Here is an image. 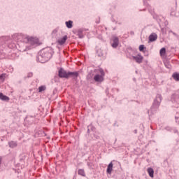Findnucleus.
I'll return each mask as SVG.
<instances>
[{"label": "nucleus", "instance_id": "6ab92c4d", "mask_svg": "<svg viewBox=\"0 0 179 179\" xmlns=\"http://www.w3.org/2000/svg\"><path fill=\"white\" fill-rule=\"evenodd\" d=\"M78 36L79 38H83V29H80L78 30Z\"/></svg>", "mask_w": 179, "mask_h": 179}, {"label": "nucleus", "instance_id": "9b49d317", "mask_svg": "<svg viewBox=\"0 0 179 179\" xmlns=\"http://www.w3.org/2000/svg\"><path fill=\"white\" fill-rule=\"evenodd\" d=\"M149 41L150 43H153V41H156L157 40V34L156 33H152L149 36Z\"/></svg>", "mask_w": 179, "mask_h": 179}, {"label": "nucleus", "instance_id": "b1692460", "mask_svg": "<svg viewBox=\"0 0 179 179\" xmlns=\"http://www.w3.org/2000/svg\"><path fill=\"white\" fill-rule=\"evenodd\" d=\"M45 89H46L45 86H44V85L40 86L38 87L39 93H41V92H44V90H45Z\"/></svg>", "mask_w": 179, "mask_h": 179}, {"label": "nucleus", "instance_id": "f704fd0d", "mask_svg": "<svg viewBox=\"0 0 179 179\" xmlns=\"http://www.w3.org/2000/svg\"><path fill=\"white\" fill-rule=\"evenodd\" d=\"M175 132H177V131H175Z\"/></svg>", "mask_w": 179, "mask_h": 179}, {"label": "nucleus", "instance_id": "473e14b6", "mask_svg": "<svg viewBox=\"0 0 179 179\" xmlns=\"http://www.w3.org/2000/svg\"><path fill=\"white\" fill-rule=\"evenodd\" d=\"M171 15H174V14H173V13H171Z\"/></svg>", "mask_w": 179, "mask_h": 179}, {"label": "nucleus", "instance_id": "412c9836", "mask_svg": "<svg viewBox=\"0 0 179 179\" xmlns=\"http://www.w3.org/2000/svg\"><path fill=\"white\" fill-rule=\"evenodd\" d=\"M164 65L168 69H171V64H170V62L169 61H166L164 62Z\"/></svg>", "mask_w": 179, "mask_h": 179}, {"label": "nucleus", "instance_id": "c756f323", "mask_svg": "<svg viewBox=\"0 0 179 179\" xmlns=\"http://www.w3.org/2000/svg\"><path fill=\"white\" fill-rule=\"evenodd\" d=\"M6 38V37L3 36V37H1V38H0V40H1V41H3V40H5Z\"/></svg>", "mask_w": 179, "mask_h": 179}, {"label": "nucleus", "instance_id": "9d476101", "mask_svg": "<svg viewBox=\"0 0 179 179\" xmlns=\"http://www.w3.org/2000/svg\"><path fill=\"white\" fill-rule=\"evenodd\" d=\"M119 44H120V40L118 39V37L117 36L114 37L113 40V43L111 45L113 48H117Z\"/></svg>", "mask_w": 179, "mask_h": 179}, {"label": "nucleus", "instance_id": "a211bd4d", "mask_svg": "<svg viewBox=\"0 0 179 179\" xmlns=\"http://www.w3.org/2000/svg\"><path fill=\"white\" fill-rule=\"evenodd\" d=\"M172 78L174 79V80H176V82H179V73H174L172 75Z\"/></svg>", "mask_w": 179, "mask_h": 179}, {"label": "nucleus", "instance_id": "bb28decb", "mask_svg": "<svg viewBox=\"0 0 179 179\" xmlns=\"http://www.w3.org/2000/svg\"><path fill=\"white\" fill-rule=\"evenodd\" d=\"M5 78H6V74H5V73H3L0 76L1 80H5Z\"/></svg>", "mask_w": 179, "mask_h": 179}, {"label": "nucleus", "instance_id": "72a5a7b5", "mask_svg": "<svg viewBox=\"0 0 179 179\" xmlns=\"http://www.w3.org/2000/svg\"><path fill=\"white\" fill-rule=\"evenodd\" d=\"M90 131V129H88V132Z\"/></svg>", "mask_w": 179, "mask_h": 179}, {"label": "nucleus", "instance_id": "c85d7f7f", "mask_svg": "<svg viewBox=\"0 0 179 179\" xmlns=\"http://www.w3.org/2000/svg\"><path fill=\"white\" fill-rule=\"evenodd\" d=\"M33 77V73H28L27 78H32Z\"/></svg>", "mask_w": 179, "mask_h": 179}, {"label": "nucleus", "instance_id": "423d86ee", "mask_svg": "<svg viewBox=\"0 0 179 179\" xmlns=\"http://www.w3.org/2000/svg\"><path fill=\"white\" fill-rule=\"evenodd\" d=\"M172 103H173V107H176V108H178V104H179V95L178 94L176 93L172 95L171 99Z\"/></svg>", "mask_w": 179, "mask_h": 179}, {"label": "nucleus", "instance_id": "7c9ffc66", "mask_svg": "<svg viewBox=\"0 0 179 179\" xmlns=\"http://www.w3.org/2000/svg\"><path fill=\"white\" fill-rule=\"evenodd\" d=\"M87 166H90L91 164H90V162H87Z\"/></svg>", "mask_w": 179, "mask_h": 179}, {"label": "nucleus", "instance_id": "393cba45", "mask_svg": "<svg viewBox=\"0 0 179 179\" xmlns=\"http://www.w3.org/2000/svg\"><path fill=\"white\" fill-rule=\"evenodd\" d=\"M25 159H26V155H24L23 154L20 155V161L21 162V163H22V162H23Z\"/></svg>", "mask_w": 179, "mask_h": 179}, {"label": "nucleus", "instance_id": "7ed1b4c3", "mask_svg": "<svg viewBox=\"0 0 179 179\" xmlns=\"http://www.w3.org/2000/svg\"><path fill=\"white\" fill-rule=\"evenodd\" d=\"M24 43L31 45L30 48H27L24 51H27V50H31V47L34 45H40V41L38 38L34 37L27 36V38H24Z\"/></svg>", "mask_w": 179, "mask_h": 179}, {"label": "nucleus", "instance_id": "2eb2a0df", "mask_svg": "<svg viewBox=\"0 0 179 179\" xmlns=\"http://www.w3.org/2000/svg\"><path fill=\"white\" fill-rule=\"evenodd\" d=\"M147 171H148L150 177H151V178H153L154 174H155V171L152 168H148Z\"/></svg>", "mask_w": 179, "mask_h": 179}, {"label": "nucleus", "instance_id": "ddd939ff", "mask_svg": "<svg viewBox=\"0 0 179 179\" xmlns=\"http://www.w3.org/2000/svg\"><path fill=\"white\" fill-rule=\"evenodd\" d=\"M0 100H2V101H9V98L8 96L4 95L2 92H0Z\"/></svg>", "mask_w": 179, "mask_h": 179}, {"label": "nucleus", "instance_id": "1a4fd4ad", "mask_svg": "<svg viewBox=\"0 0 179 179\" xmlns=\"http://www.w3.org/2000/svg\"><path fill=\"white\" fill-rule=\"evenodd\" d=\"M132 58L137 64H142L143 61V56H141V54H138L136 56H133Z\"/></svg>", "mask_w": 179, "mask_h": 179}, {"label": "nucleus", "instance_id": "cd10ccee", "mask_svg": "<svg viewBox=\"0 0 179 179\" xmlns=\"http://www.w3.org/2000/svg\"><path fill=\"white\" fill-rule=\"evenodd\" d=\"M169 33H172V34L173 35V36H175V37H178V34H176L175 32H173V31H169Z\"/></svg>", "mask_w": 179, "mask_h": 179}, {"label": "nucleus", "instance_id": "f8f14e48", "mask_svg": "<svg viewBox=\"0 0 179 179\" xmlns=\"http://www.w3.org/2000/svg\"><path fill=\"white\" fill-rule=\"evenodd\" d=\"M66 40H68V36H64L62 38H60L57 41V43H59V44L60 45H62L64 44H65Z\"/></svg>", "mask_w": 179, "mask_h": 179}, {"label": "nucleus", "instance_id": "4be33fe9", "mask_svg": "<svg viewBox=\"0 0 179 179\" xmlns=\"http://www.w3.org/2000/svg\"><path fill=\"white\" fill-rule=\"evenodd\" d=\"M145 50H146V47H145V45H140L139 51L143 52H145Z\"/></svg>", "mask_w": 179, "mask_h": 179}, {"label": "nucleus", "instance_id": "4468645a", "mask_svg": "<svg viewBox=\"0 0 179 179\" xmlns=\"http://www.w3.org/2000/svg\"><path fill=\"white\" fill-rule=\"evenodd\" d=\"M113 171V162H110L108 165V168L106 170V173L108 174H111Z\"/></svg>", "mask_w": 179, "mask_h": 179}, {"label": "nucleus", "instance_id": "5701e85b", "mask_svg": "<svg viewBox=\"0 0 179 179\" xmlns=\"http://www.w3.org/2000/svg\"><path fill=\"white\" fill-rule=\"evenodd\" d=\"M159 54L161 56H163L166 54V48H162L160 50H159Z\"/></svg>", "mask_w": 179, "mask_h": 179}, {"label": "nucleus", "instance_id": "dca6fc26", "mask_svg": "<svg viewBox=\"0 0 179 179\" xmlns=\"http://www.w3.org/2000/svg\"><path fill=\"white\" fill-rule=\"evenodd\" d=\"M65 23L68 29H72L73 24V22L72 20L66 21Z\"/></svg>", "mask_w": 179, "mask_h": 179}, {"label": "nucleus", "instance_id": "2f4dec72", "mask_svg": "<svg viewBox=\"0 0 179 179\" xmlns=\"http://www.w3.org/2000/svg\"><path fill=\"white\" fill-rule=\"evenodd\" d=\"M137 132H138L137 130L134 131V134H137Z\"/></svg>", "mask_w": 179, "mask_h": 179}, {"label": "nucleus", "instance_id": "6e6552de", "mask_svg": "<svg viewBox=\"0 0 179 179\" xmlns=\"http://www.w3.org/2000/svg\"><path fill=\"white\" fill-rule=\"evenodd\" d=\"M79 76V72L78 71H69L67 72V79H69V78H73V79H76Z\"/></svg>", "mask_w": 179, "mask_h": 179}, {"label": "nucleus", "instance_id": "a878e982", "mask_svg": "<svg viewBox=\"0 0 179 179\" xmlns=\"http://www.w3.org/2000/svg\"><path fill=\"white\" fill-rule=\"evenodd\" d=\"M175 120H176V122L177 124H179V113H177L175 115Z\"/></svg>", "mask_w": 179, "mask_h": 179}, {"label": "nucleus", "instance_id": "f3484780", "mask_svg": "<svg viewBox=\"0 0 179 179\" xmlns=\"http://www.w3.org/2000/svg\"><path fill=\"white\" fill-rule=\"evenodd\" d=\"M9 147L11 148H16L17 146V143L16 141H10L8 142Z\"/></svg>", "mask_w": 179, "mask_h": 179}, {"label": "nucleus", "instance_id": "aec40b11", "mask_svg": "<svg viewBox=\"0 0 179 179\" xmlns=\"http://www.w3.org/2000/svg\"><path fill=\"white\" fill-rule=\"evenodd\" d=\"M78 174L79 176H82V177L86 176V174L85 173V170H83V169H79L78 171Z\"/></svg>", "mask_w": 179, "mask_h": 179}, {"label": "nucleus", "instance_id": "f03ea898", "mask_svg": "<svg viewBox=\"0 0 179 179\" xmlns=\"http://www.w3.org/2000/svg\"><path fill=\"white\" fill-rule=\"evenodd\" d=\"M162 99L163 98L162 96V94H157L156 95V97L155 98L152 106L151 107V113L152 114H155V113H156L159 107H160Z\"/></svg>", "mask_w": 179, "mask_h": 179}, {"label": "nucleus", "instance_id": "f257e3e1", "mask_svg": "<svg viewBox=\"0 0 179 179\" xmlns=\"http://www.w3.org/2000/svg\"><path fill=\"white\" fill-rule=\"evenodd\" d=\"M52 57V49L51 48H45L39 52L38 56V60L41 64H45L48 61H50Z\"/></svg>", "mask_w": 179, "mask_h": 179}, {"label": "nucleus", "instance_id": "39448f33", "mask_svg": "<svg viewBox=\"0 0 179 179\" xmlns=\"http://www.w3.org/2000/svg\"><path fill=\"white\" fill-rule=\"evenodd\" d=\"M12 38L15 40V41H21L24 43V39L27 38V36L22 34H15L12 36Z\"/></svg>", "mask_w": 179, "mask_h": 179}, {"label": "nucleus", "instance_id": "0eeeda50", "mask_svg": "<svg viewBox=\"0 0 179 179\" xmlns=\"http://www.w3.org/2000/svg\"><path fill=\"white\" fill-rule=\"evenodd\" d=\"M58 76L61 78H64L65 79H68V72L63 68H60L58 71Z\"/></svg>", "mask_w": 179, "mask_h": 179}, {"label": "nucleus", "instance_id": "20e7f679", "mask_svg": "<svg viewBox=\"0 0 179 179\" xmlns=\"http://www.w3.org/2000/svg\"><path fill=\"white\" fill-rule=\"evenodd\" d=\"M99 71L101 75L96 74L94 76V80H95V82H99L101 83V82H103L104 80V76L106 73H104V70H103V69H99Z\"/></svg>", "mask_w": 179, "mask_h": 179}]
</instances>
